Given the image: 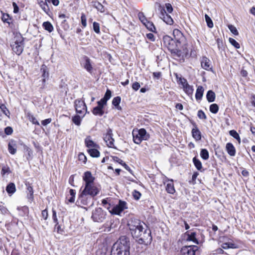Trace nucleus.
<instances>
[{
	"label": "nucleus",
	"mask_w": 255,
	"mask_h": 255,
	"mask_svg": "<svg viewBox=\"0 0 255 255\" xmlns=\"http://www.w3.org/2000/svg\"><path fill=\"white\" fill-rule=\"evenodd\" d=\"M228 27L233 34H234L235 35H239L238 31L234 25L232 24H229L228 25Z\"/></svg>",
	"instance_id": "53"
},
{
	"label": "nucleus",
	"mask_w": 255,
	"mask_h": 255,
	"mask_svg": "<svg viewBox=\"0 0 255 255\" xmlns=\"http://www.w3.org/2000/svg\"><path fill=\"white\" fill-rule=\"evenodd\" d=\"M193 163L197 170H201L203 168L202 163L196 156L193 158Z\"/></svg>",
	"instance_id": "43"
},
{
	"label": "nucleus",
	"mask_w": 255,
	"mask_h": 255,
	"mask_svg": "<svg viewBox=\"0 0 255 255\" xmlns=\"http://www.w3.org/2000/svg\"><path fill=\"white\" fill-rule=\"evenodd\" d=\"M83 180L85 182V185L95 183V177L93 176L90 171L85 172L82 176Z\"/></svg>",
	"instance_id": "19"
},
{
	"label": "nucleus",
	"mask_w": 255,
	"mask_h": 255,
	"mask_svg": "<svg viewBox=\"0 0 255 255\" xmlns=\"http://www.w3.org/2000/svg\"><path fill=\"white\" fill-rule=\"evenodd\" d=\"M206 98L208 102L212 103L215 101L216 98V94L212 90H209L207 92Z\"/></svg>",
	"instance_id": "36"
},
{
	"label": "nucleus",
	"mask_w": 255,
	"mask_h": 255,
	"mask_svg": "<svg viewBox=\"0 0 255 255\" xmlns=\"http://www.w3.org/2000/svg\"><path fill=\"white\" fill-rule=\"evenodd\" d=\"M0 174L2 177H5L12 173V169L5 162L0 163Z\"/></svg>",
	"instance_id": "18"
},
{
	"label": "nucleus",
	"mask_w": 255,
	"mask_h": 255,
	"mask_svg": "<svg viewBox=\"0 0 255 255\" xmlns=\"http://www.w3.org/2000/svg\"><path fill=\"white\" fill-rule=\"evenodd\" d=\"M13 131V129L11 127H7L4 128V133L6 135H11L12 134Z\"/></svg>",
	"instance_id": "64"
},
{
	"label": "nucleus",
	"mask_w": 255,
	"mask_h": 255,
	"mask_svg": "<svg viewBox=\"0 0 255 255\" xmlns=\"http://www.w3.org/2000/svg\"><path fill=\"white\" fill-rule=\"evenodd\" d=\"M111 96L112 92L110 90L108 89L103 99L106 100V101H108L111 98Z\"/></svg>",
	"instance_id": "61"
},
{
	"label": "nucleus",
	"mask_w": 255,
	"mask_h": 255,
	"mask_svg": "<svg viewBox=\"0 0 255 255\" xmlns=\"http://www.w3.org/2000/svg\"><path fill=\"white\" fill-rule=\"evenodd\" d=\"M201 65L202 68L206 70L209 71L211 69L210 60L205 56L202 57Z\"/></svg>",
	"instance_id": "24"
},
{
	"label": "nucleus",
	"mask_w": 255,
	"mask_h": 255,
	"mask_svg": "<svg viewBox=\"0 0 255 255\" xmlns=\"http://www.w3.org/2000/svg\"><path fill=\"white\" fill-rule=\"evenodd\" d=\"M229 41L230 43L236 49H239L240 48V44L234 38H229Z\"/></svg>",
	"instance_id": "51"
},
{
	"label": "nucleus",
	"mask_w": 255,
	"mask_h": 255,
	"mask_svg": "<svg viewBox=\"0 0 255 255\" xmlns=\"http://www.w3.org/2000/svg\"><path fill=\"white\" fill-rule=\"evenodd\" d=\"M113 135L112 129L108 128L106 129V132L103 133V138L108 147L116 149L117 148L114 144L115 139L113 138Z\"/></svg>",
	"instance_id": "9"
},
{
	"label": "nucleus",
	"mask_w": 255,
	"mask_h": 255,
	"mask_svg": "<svg viewBox=\"0 0 255 255\" xmlns=\"http://www.w3.org/2000/svg\"><path fill=\"white\" fill-rule=\"evenodd\" d=\"M107 101L102 98L100 101L97 102V106L104 109V107L107 105Z\"/></svg>",
	"instance_id": "58"
},
{
	"label": "nucleus",
	"mask_w": 255,
	"mask_h": 255,
	"mask_svg": "<svg viewBox=\"0 0 255 255\" xmlns=\"http://www.w3.org/2000/svg\"><path fill=\"white\" fill-rule=\"evenodd\" d=\"M83 59L85 60V63L83 66L84 68L89 73H92L93 68L92 65L91 64L90 59L87 56H84Z\"/></svg>",
	"instance_id": "25"
},
{
	"label": "nucleus",
	"mask_w": 255,
	"mask_h": 255,
	"mask_svg": "<svg viewBox=\"0 0 255 255\" xmlns=\"http://www.w3.org/2000/svg\"><path fill=\"white\" fill-rule=\"evenodd\" d=\"M106 214L101 208H96L92 212V218L93 221L102 222L105 219Z\"/></svg>",
	"instance_id": "14"
},
{
	"label": "nucleus",
	"mask_w": 255,
	"mask_h": 255,
	"mask_svg": "<svg viewBox=\"0 0 255 255\" xmlns=\"http://www.w3.org/2000/svg\"><path fill=\"white\" fill-rule=\"evenodd\" d=\"M183 88L184 91L188 96H190L193 94V91H194L193 86L189 85L188 82L185 85V86Z\"/></svg>",
	"instance_id": "40"
},
{
	"label": "nucleus",
	"mask_w": 255,
	"mask_h": 255,
	"mask_svg": "<svg viewBox=\"0 0 255 255\" xmlns=\"http://www.w3.org/2000/svg\"><path fill=\"white\" fill-rule=\"evenodd\" d=\"M4 23H7L8 24V27L12 30H16L18 28V25L16 24L12 16H10L8 20Z\"/></svg>",
	"instance_id": "32"
},
{
	"label": "nucleus",
	"mask_w": 255,
	"mask_h": 255,
	"mask_svg": "<svg viewBox=\"0 0 255 255\" xmlns=\"http://www.w3.org/2000/svg\"><path fill=\"white\" fill-rule=\"evenodd\" d=\"M25 184L26 187L27 198L29 201L32 202L34 200V191L32 183L26 182Z\"/></svg>",
	"instance_id": "22"
},
{
	"label": "nucleus",
	"mask_w": 255,
	"mask_h": 255,
	"mask_svg": "<svg viewBox=\"0 0 255 255\" xmlns=\"http://www.w3.org/2000/svg\"><path fill=\"white\" fill-rule=\"evenodd\" d=\"M173 36L177 44L180 46V48L188 56L189 50L188 49V43L186 37L183 33L178 29L175 28L173 30Z\"/></svg>",
	"instance_id": "4"
},
{
	"label": "nucleus",
	"mask_w": 255,
	"mask_h": 255,
	"mask_svg": "<svg viewBox=\"0 0 255 255\" xmlns=\"http://www.w3.org/2000/svg\"><path fill=\"white\" fill-rule=\"evenodd\" d=\"M76 196V191L74 189H70L69 190V195H67L66 197V203H73L75 201Z\"/></svg>",
	"instance_id": "31"
},
{
	"label": "nucleus",
	"mask_w": 255,
	"mask_h": 255,
	"mask_svg": "<svg viewBox=\"0 0 255 255\" xmlns=\"http://www.w3.org/2000/svg\"><path fill=\"white\" fill-rule=\"evenodd\" d=\"M93 29L97 34L100 33V24L97 22H93Z\"/></svg>",
	"instance_id": "57"
},
{
	"label": "nucleus",
	"mask_w": 255,
	"mask_h": 255,
	"mask_svg": "<svg viewBox=\"0 0 255 255\" xmlns=\"http://www.w3.org/2000/svg\"><path fill=\"white\" fill-rule=\"evenodd\" d=\"M99 148L100 147H93L87 149V151L91 157L97 158L100 156V152L98 150Z\"/></svg>",
	"instance_id": "30"
},
{
	"label": "nucleus",
	"mask_w": 255,
	"mask_h": 255,
	"mask_svg": "<svg viewBox=\"0 0 255 255\" xmlns=\"http://www.w3.org/2000/svg\"><path fill=\"white\" fill-rule=\"evenodd\" d=\"M126 208V202L125 201L120 200L119 204L114 207L110 212L112 214L120 215Z\"/></svg>",
	"instance_id": "16"
},
{
	"label": "nucleus",
	"mask_w": 255,
	"mask_h": 255,
	"mask_svg": "<svg viewBox=\"0 0 255 255\" xmlns=\"http://www.w3.org/2000/svg\"><path fill=\"white\" fill-rule=\"evenodd\" d=\"M162 44L164 47L170 51L173 58L181 63L185 61L188 56L171 36L167 35L163 36Z\"/></svg>",
	"instance_id": "1"
},
{
	"label": "nucleus",
	"mask_w": 255,
	"mask_h": 255,
	"mask_svg": "<svg viewBox=\"0 0 255 255\" xmlns=\"http://www.w3.org/2000/svg\"><path fill=\"white\" fill-rule=\"evenodd\" d=\"M93 198L87 194H83V193L81 192L79 194L76 203L82 206H88L90 204H93Z\"/></svg>",
	"instance_id": "12"
},
{
	"label": "nucleus",
	"mask_w": 255,
	"mask_h": 255,
	"mask_svg": "<svg viewBox=\"0 0 255 255\" xmlns=\"http://www.w3.org/2000/svg\"><path fill=\"white\" fill-rule=\"evenodd\" d=\"M92 113L95 116H102L104 114V110L103 109L96 106L93 109Z\"/></svg>",
	"instance_id": "35"
},
{
	"label": "nucleus",
	"mask_w": 255,
	"mask_h": 255,
	"mask_svg": "<svg viewBox=\"0 0 255 255\" xmlns=\"http://www.w3.org/2000/svg\"><path fill=\"white\" fill-rule=\"evenodd\" d=\"M42 26L43 28L48 31L49 32H51L53 29V26L52 24L49 21H45L42 24Z\"/></svg>",
	"instance_id": "42"
},
{
	"label": "nucleus",
	"mask_w": 255,
	"mask_h": 255,
	"mask_svg": "<svg viewBox=\"0 0 255 255\" xmlns=\"http://www.w3.org/2000/svg\"><path fill=\"white\" fill-rule=\"evenodd\" d=\"M121 101V98L120 96H117L112 100V105L114 106L118 110H121L122 108L120 106V104Z\"/></svg>",
	"instance_id": "39"
},
{
	"label": "nucleus",
	"mask_w": 255,
	"mask_h": 255,
	"mask_svg": "<svg viewBox=\"0 0 255 255\" xmlns=\"http://www.w3.org/2000/svg\"><path fill=\"white\" fill-rule=\"evenodd\" d=\"M199 249V247L195 245L183 247L180 251V255H198Z\"/></svg>",
	"instance_id": "13"
},
{
	"label": "nucleus",
	"mask_w": 255,
	"mask_h": 255,
	"mask_svg": "<svg viewBox=\"0 0 255 255\" xmlns=\"http://www.w3.org/2000/svg\"><path fill=\"white\" fill-rule=\"evenodd\" d=\"M160 18L167 24L172 25L174 23L173 19L170 15L166 13V11L164 8H162L160 11Z\"/></svg>",
	"instance_id": "20"
},
{
	"label": "nucleus",
	"mask_w": 255,
	"mask_h": 255,
	"mask_svg": "<svg viewBox=\"0 0 255 255\" xmlns=\"http://www.w3.org/2000/svg\"><path fill=\"white\" fill-rule=\"evenodd\" d=\"M8 151L11 154H15L17 151V145L16 141L11 139L8 143Z\"/></svg>",
	"instance_id": "27"
},
{
	"label": "nucleus",
	"mask_w": 255,
	"mask_h": 255,
	"mask_svg": "<svg viewBox=\"0 0 255 255\" xmlns=\"http://www.w3.org/2000/svg\"><path fill=\"white\" fill-rule=\"evenodd\" d=\"M219 106L217 104H212L210 106V111L214 114H217L219 111Z\"/></svg>",
	"instance_id": "48"
},
{
	"label": "nucleus",
	"mask_w": 255,
	"mask_h": 255,
	"mask_svg": "<svg viewBox=\"0 0 255 255\" xmlns=\"http://www.w3.org/2000/svg\"><path fill=\"white\" fill-rule=\"evenodd\" d=\"M143 222L135 218H130L128 222V227L133 238H138L142 236Z\"/></svg>",
	"instance_id": "2"
},
{
	"label": "nucleus",
	"mask_w": 255,
	"mask_h": 255,
	"mask_svg": "<svg viewBox=\"0 0 255 255\" xmlns=\"http://www.w3.org/2000/svg\"><path fill=\"white\" fill-rule=\"evenodd\" d=\"M197 116L201 120H206L207 119L206 115L202 110H200L198 111Z\"/></svg>",
	"instance_id": "55"
},
{
	"label": "nucleus",
	"mask_w": 255,
	"mask_h": 255,
	"mask_svg": "<svg viewBox=\"0 0 255 255\" xmlns=\"http://www.w3.org/2000/svg\"><path fill=\"white\" fill-rule=\"evenodd\" d=\"M163 183L165 185V191L167 193L170 194H174L176 192L174 180L172 179H169L166 177Z\"/></svg>",
	"instance_id": "15"
},
{
	"label": "nucleus",
	"mask_w": 255,
	"mask_h": 255,
	"mask_svg": "<svg viewBox=\"0 0 255 255\" xmlns=\"http://www.w3.org/2000/svg\"><path fill=\"white\" fill-rule=\"evenodd\" d=\"M48 216L49 215L47 208L41 211V217L44 220H47L48 218Z\"/></svg>",
	"instance_id": "60"
},
{
	"label": "nucleus",
	"mask_w": 255,
	"mask_h": 255,
	"mask_svg": "<svg viewBox=\"0 0 255 255\" xmlns=\"http://www.w3.org/2000/svg\"><path fill=\"white\" fill-rule=\"evenodd\" d=\"M26 118L27 119L33 124L37 126H39V123L36 118L30 113L26 114Z\"/></svg>",
	"instance_id": "38"
},
{
	"label": "nucleus",
	"mask_w": 255,
	"mask_h": 255,
	"mask_svg": "<svg viewBox=\"0 0 255 255\" xmlns=\"http://www.w3.org/2000/svg\"><path fill=\"white\" fill-rule=\"evenodd\" d=\"M137 132L135 133L134 129L132 132L133 141L136 144H140L143 140H148L150 137L149 133L144 128L137 129Z\"/></svg>",
	"instance_id": "6"
},
{
	"label": "nucleus",
	"mask_w": 255,
	"mask_h": 255,
	"mask_svg": "<svg viewBox=\"0 0 255 255\" xmlns=\"http://www.w3.org/2000/svg\"><path fill=\"white\" fill-rule=\"evenodd\" d=\"M137 16L143 25L145 24V22H147L148 19L145 16L143 12L141 11L139 12L137 14Z\"/></svg>",
	"instance_id": "47"
},
{
	"label": "nucleus",
	"mask_w": 255,
	"mask_h": 255,
	"mask_svg": "<svg viewBox=\"0 0 255 255\" xmlns=\"http://www.w3.org/2000/svg\"><path fill=\"white\" fill-rule=\"evenodd\" d=\"M200 156L201 158L205 160L208 159L209 158V154L207 149L205 148L201 149Z\"/></svg>",
	"instance_id": "45"
},
{
	"label": "nucleus",
	"mask_w": 255,
	"mask_h": 255,
	"mask_svg": "<svg viewBox=\"0 0 255 255\" xmlns=\"http://www.w3.org/2000/svg\"><path fill=\"white\" fill-rule=\"evenodd\" d=\"M186 235L187 236V240L189 241H192L195 243H198V241L196 239V232H190L189 231H187L185 233Z\"/></svg>",
	"instance_id": "33"
},
{
	"label": "nucleus",
	"mask_w": 255,
	"mask_h": 255,
	"mask_svg": "<svg viewBox=\"0 0 255 255\" xmlns=\"http://www.w3.org/2000/svg\"><path fill=\"white\" fill-rule=\"evenodd\" d=\"M5 190L8 195L11 196L16 192V190L15 184L13 182L9 183L6 187Z\"/></svg>",
	"instance_id": "29"
},
{
	"label": "nucleus",
	"mask_w": 255,
	"mask_h": 255,
	"mask_svg": "<svg viewBox=\"0 0 255 255\" xmlns=\"http://www.w3.org/2000/svg\"><path fill=\"white\" fill-rule=\"evenodd\" d=\"M174 75L176 77L177 83L181 85L183 88L185 86V85L187 83V80L181 76H179L177 73H174Z\"/></svg>",
	"instance_id": "41"
},
{
	"label": "nucleus",
	"mask_w": 255,
	"mask_h": 255,
	"mask_svg": "<svg viewBox=\"0 0 255 255\" xmlns=\"http://www.w3.org/2000/svg\"><path fill=\"white\" fill-rule=\"evenodd\" d=\"M74 107L77 114H83L82 118H83L87 113V106L84 100H75L74 101Z\"/></svg>",
	"instance_id": "10"
},
{
	"label": "nucleus",
	"mask_w": 255,
	"mask_h": 255,
	"mask_svg": "<svg viewBox=\"0 0 255 255\" xmlns=\"http://www.w3.org/2000/svg\"><path fill=\"white\" fill-rule=\"evenodd\" d=\"M81 24L83 28H85L87 26V18L85 14L84 13H82L81 16Z\"/></svg>",
	"instance_id": "54"
},
{
	"label": "nucleus",
	"mask_w": 255,
	"mask_h": 255,
	"mask_svg": "<svg viewBox=\"0 0 255 255\" xmlns=\"http://www.w3.org/2000/svg\"><path fill=\"white\" fill-rule=\"evenodd\" d=\"M78 160L83 164H85L87 161V158L85 154L83 152H80L78 155Z\"/></svg>",
	"instance_id": "49"
},
{
	"label": "nucleus",
	"mask_w": 255,
	"mask_h": 255,
	"mask_svg": "<svg viewBox=\"0 0 255 255\" xmlns=\"http://www.w3.org/2000/svg\"><path fill=\"white\" fill-rule=\"evenodd\" d=\"M143 25H144L148 30L152 32H157L156 27L152 21L148 20L147 22H145V24H143Z\"/></svg>",
	"instance_id": "37"
},
{
	"label": "nucleus",
	"mask_w": 255,
	"mask_h": 255,
	"mask_svg": "<svg viewBox=\"0 0 255 255\" xmlns=\"http://www.w3.org/2000/svg\"><path fill=\"white\" fill-rule=\"evenodd\" d=\"M191 123L194 127L191 130V134L193 138L196 141L201 140L202 138V134L197 127V125L194 121L191 122Z\"/></svg>",
	"instance_id": "17"
},
{
	"label": "nucleus",
	"mask_w": 255,
	"mask_h": 255,
	"mask_svg": "<svg viewBox=\"0 0 255 255\" xmlns=\"http://www.w3.org/2000/svg\"><path fill=\"white\" fill-rule=\"evenodd\" d=\"M204 93V88L202 86H199L197 87L195 94V98L197 100L202 99Z\"/></svg>",
	"instance_id": "34"
},
{
	"label": "nucleus",
	"mask_w": 255,
	"mask_h": 255,
	"mask_svg": "<svg viewBox=\"0 0 255 255\" xmlns=\"http://www.w3.org/2000/svg\"><path fill=\"white\" fill-rule=\"evenodd\" d=\"M94 6L98 10H100L101 12L104 11V6L99 1H95Z\"/></svg>",
	"instance_id": "56"
},
{
	"label": "nucleus",
	"mask_w": 255,
	"mask_h": 255,
	"mask_svg": "<svg viewBox=\"0 0 255 255\" xmlns=\"http://www.w3.org/2000/svg\"><path fill=\"white\" fill-rule=\"evenodd\" d=\"M24 45V38L19 35L16 36L14 42L10 46L13 52L17 55H20L23 51Z\"/></svg>",
	"instance_id": "7"
},
{
	"label": "nucleus",
	"mask_w": 255,
	"mask_h": 255,
	"mask_svg": "<svg viewBox=\"0 0 255 255\" xmlns=\"http://www.w3.org/2000/svg\"><path fill=\"white\" fill-rule=\"evenodd\" d=\"M82 118L79 115H76L72 117V121L76 126H79L81 125Z\"/></svg>",
	"instance_id": "46"
},
{
	"label": "nucleus",
	"mask_w": 255,
	"mask_h": 255,
	"mask_svg": "<svg viewBox=\"0 0 255 255\" xmlns=\"http://www.w3.org/2000/svg\"><path fill=\"white\" fill-rule=\"evenodd\" d=\"M205 20L207 23V26L209 28H212L214 26V24H213V22L211 18L210 17V16L208 14H205Z\"/></svg>",
	"instance_id": "50"
},
{
	"label": "nucleus",
	"mask_w": 255,
	"mask_h": 255,
	"mask_svg": "<svg viewBox=\"0 0 255 255\" xmlns=\"http://www.w3.org/2000/svg\"><path fill=\"white\" fill-rule=\"evenodd\" d=\"M166 13H171L173 11V7L170 3H166L165 4Z\"/></svg>",
	"instance_id": "63"
},
{
	"label": "nucleus",
	"mask_w": 255,
	"mask_h": 255,
	"mask_svg": "<svg viewBox=\"0 0 255 255\" xmlns=\"http://www.w3.org/2000/svg\"><path fill=\"white\" fill-rule=\"evenodd\" d=\"M142 235V236L138 240L137 243L139 245H143L147 247L151 244L152 241L150 230L146 229L144 231L143 230Z\"/></svg>",
	"instance_id": "11"
},
{
	"label": "nucleus",
	"mask_w": 255,
	"mask_h": 255,
	"mask_svg": "<svg viewBox=\"0 0 255 255\" xmlns=\"http://www.w3.org/2000/svg\"><path fill=\"white\" fill-rule=\"evenodd\" d=\"M101 191L100 186L97 185L95 183L85 185L83 191V194H87L91 197L94 198L98 195Z\"/></svg>",
	"instance_id": "8"
},
{
	"label": "nucleus",
	"mask_w": 255,
	"mask_h": 255,
	"mask_svg": "<svg viewBox=\"0 0 255 255\" xmlns=\"http://www.w3.org/2000/svg\"><path fill=\"white\" fill-rule=\"evenodd\" d=\"M197 56V48L194 43V45H191V48L190 49V57L192 58H196Z\"/></svg>",
	"instance_id": "44"
},
{
	"label": "nucleus",
	"mask_w": 255,
	"mask_h": 255,
	"mask_svg": "<svg viewBox=\"0 0 255 255\" xmlns=\"http://www.w3.org/2000/svg\"><path fill=\"white\" fill-rule=\"evenodd\" d=\"M37 3L42 10L45 12L47 15H49L51 13V10L49 7V5L46 3V1L45 0H37Z\"/></svg>",
	"instance_id": "23"
},
{
	"label": "nucleus",
	"mask_w": 255,
	"mask_h": 255,
	"mask_svg": "<svg viewBox=\"0 0 255 255\" xmlns=\"http://www.w3.org/2000/svg\"><path fill=\"white\" fill-rule=\"evenodd\" d=\"M235 245L233 243H225L222 245V247L224 249H228L229 248H234Z\"/></svg>",
	"instance_id": "62"
},
{
	"label": "nucleus",
	"mask_w": 255,
	"mask_h": 255,
	"mask_svg": "<svg viewBox=\"0 0 255 255\" xmlns=\"http://www.w3.org/2000/svg\"><path fill=\"white\" fill-rule=\"evenodd\" d=\"M133 198L135 200H138L141 196V194L139 191L134 190L132 192Z\"/></svg>",
	"instance_id": "52"
},
{
	"label": "nucleus",
	"mask_w": 255,
	"mask_h": 255,
	"mask_svg": "<svg viewBox=\"0 0 255 255\" xmlns=\"http://www.w3.org/2000/svg\"><path fill=\"white\" fill-rule=\"evenodd\" d=\"M52 219L53 223L54 224L53 231L58 234L63 235L65 233V231L64 219L62 218L61 220H58L57 215V212L54 208H52Z\"/></svg>",
	"instance_id": "5"
},
{
	"label": "nucleus",
	"mask_w": 255,
	"mask_h": 255,
	"mask_svg": "<svg viewBox=\"0 0 255 255\" xmlns=\"http://www.w3.org/2000/svg\"><path fill=\"white\" fill-rule=\"evenodd\" d=\"M85 144L88 149H90L93 147H100L99 145L95 143L91 139L90 136H88L84 140Z\"/></svg>",
	"instance_id": "26"
},
{
	"label": "nucleus",
	"mask_w": 255,
	"mask_h": 255,
	"mask_svg": "<svg viewBox=\"0 0 255 255\" xmlns=\"http://www.w3.org/2000/svg\"><path fill=\"white\" fill-rule=\"evenodd\" d=\"M113 246H115L114 249L117 251V252H118V255H130V241L129 238L125 236L121 237Z\"/></svg>",
	"instance_id": "3"
},
{
	"label": "nucleus",
	"mask_w": 255,
	"mask_h": 255,
	"mask_svg": "<svg viewBox=\"0 0 255 255\" xmlns=\"http://www.w3.org/2000/svg\"><path fill=\"white\" fill-rule=\"evenodd\" d=\"M226 150L230 156H235L236 153V149L233 143L231 142H228L226 144Z\"/></svg>",
	"instance_id": "28"
},
{
	"label": "nucleus",
	"mask_w": 255,
	"mask_h": 255,
	"mask_svg": "<svg viewBox=\"0 0 255 255\" xmlns=\"http://www.w3.org/2000/svg\"><path fill=\"white\" fill-rule=\"evenodd\" d=\"M40 72L42 73L41 77L42 86L44 87L45 86L46 81L48 79L49 74L47 67L45 64H42L40 67Z\"/></svg>",
	"instance_id": "21"
},
{
	"label": "nucleus",
	"mask_w": 255,
	"mask_h": 255,
	"mask_svg": "<svg viewBox=\"0 0 255 255\" xmlns=\"http://www.w3.org/2000/svg\"><path fill=\"white\" fill-rule=\"evenodd\" d=\"M1 19L2 21L4 23L6 22L8 20L9 18L11 16L8 13H4L1 11Z\"/></svg>",
	"instance_id": "59"
}]
</instances>
